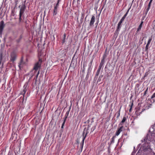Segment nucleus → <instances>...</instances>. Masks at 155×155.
I'll return each instance as SVG.
<instances>
[{
	"mask_svg": "<svg viewBox=\"0 0 155 155\" xmlns=\"http://www.w3.org/2000/svg\"><path fill=\"white\" fill-rule=\"evenodd\" d=\"M90 127V126L89 125H88L87 127H85L84 130V131L83 132L82 136H83V139L82 141V144H81V148H82L83 147V144L84 141V140L86 138L87 134L89 133L88 131V130H89V128Z\"/></svg>",
	"mask_w": 155,
	"mask_h": 155,
	"instance_id": "f257e3e1",
	"label": "nucleus"
},
{
	"mask_svg": "<svg viewBox=\"0 0 155 155\" xmlns=\"http://www.w3.org/2000/svg\"><path fill=\"white\" fill-rule=\"evenodd\" d=\"M42 62V59L39 56L38 57V61L35 64L34 67L33 69L35 70V72L37 71L38 69L41 68Z\"/></svg>",
	"mask_w": 155,
	"mask_h": 155,
	"instance_id": "f03ea898",
	"label": "nucleus"
},
{
	"mask_svg": "<svg viewBox=\"0 0 155 155\" xmlns=\"http://www.w3.org/2000/svg\"><path fill=\"white\" fill-rule=\"evenodd\" d=\"M104 64V59H103L102 60H101V61L100 64L99 68L97 71L96 73V74L95 77H94L95 79H97V78L98 76L99 75V74L101 70V68H102L103 67Z\"/></svg>",
	"mask_w": 155,
	"mask_h": 155,
	"instance_id": "7ed1b4c3",
	"label": "nucleus"
},
{
	"mask_svg": "<svg viewBox=\"0 0 155 155\" xmlns=\"http://www.w3.org/2000/svg\"><path fill=\"white\" fill-rule=\"evenodd\" d=\"M95 21V17L94 15H93L90 21L89 25L87 27V30H89L91 28L94 26V24Z\"/></svg>",
	"mask_w": 155,
	"mask_h": 155,
	"instance_id": "20e7f679",
	"label": "nucleus"
},
{
	"mask_svg": "<svg viewBox=\"0 0 155 155\" xmlns=\"http://www.w3.org/2000/svg\"><path fill=\"white\" fill-rule=\"evenodd\" d=\"M17 57L16 53L14 51L12 52L10 54V60L11 61L14 62L16 60Z\"/></svg>",
	"mask_w": 155,
	"mask_h": 155,
	"instance_id": "39448f33",
	"label": "nucleus"
},
{
	"mask_svg": "<svg viewBox=\"0 0 155 155\" xmlns=\"http://www.w3.org/2000/svg\"><path fill=\"white\" fill-rule=\"evenodd\" d=\"M124 128V126H121L119 128H118L117 130L116 131L115 133V136H118L120 133V132L123 131Z\"/></svg>",
	"mask_w": 155,
	"mask_h": 155,
	"instance_id": "423d86ee",
	"label": "nucleus"
},
{
	"mask_svg": "<svg viewBox=\"0 0 155 155\" xmlns=\"http://www.w3.org/2000/svg\"><path fill=\"white\" fill-rule=\"evenodd\" d=\"M121 24L122 23H121L120 22H119L118 23V25H117V29L116 30L115 34L118 35L119 33V32L120 30V29L121 27Z\"/></svg>",
	"mask_w": 155,
	"mask_h": 155,
	"instance_id": "0eeeda50",
	"label": "nucleus"
},
{
	"mask_svg": "<svg viewBox=\"0 0 155 155\" xmlns=\"http://www.w3.org/2000/svg\"><path fill=\"white\" fill-rule=\"evenodd\" d=\"M26 7L25 4L22 5L20 9L19 14L22 15L24 13Z\"/></svg>",
	"mask_w": 155,
	"mask_h": 155,
	"instance_id": "6e6552de",
	"label": "nucleus"
},
{
	"mask_svg": "<svg viewBox=\"0 0 155 155\" xmlns=\"http://www.w3.org/2000/svg\"><path fill=\"white\" fill-rule=\"evenodd\" d=\"M5 26L4 21H2L0 22V33H2V32L3 29Z\"/></svg>",
	"mask_w": 155,
	"mask_h": 155,
	"instance_id": "1a4fd4ad",
	"label": "nucleus"
},
{
	"mask_svg": "<svg viewBox=\"0 0 155 155\" xmlns=\"http://www.w3.org/2000/svg\"><path fill=\"white\" fill-rule=\"evenodd\" d=\"M68 51V48L63 49L61 51V56L62 57H65L66 56V54Z\"/></svg>",
	"mask_w": 155,
	"mask_h": 155,
	"instance_id": "9d476101",
	"label": "nucleus"
},
{
	"mask_svg": "<svg viewBox=\"0 0 155 155\" xmlns=\"http://www.w3.org/2000/svg\"><path fill=\"white\" fill-rule=\"evenodd\" d=\"M27 85H25L24 86V87H25L24 89L21 92V94L23 95V97H24L25 94L27 91V89L26 88V87H27Z\"/></svg>",
	"mask_w": 155,
	"mask_h": 155,
	"instance_id": "9b49d317",
	"label": "nucleus"
},
{
	"mask_svg": "<svg viewBox=\"0 0 155 155\" xmlns=\"http://www.w3.org/2000/svg\"><path fill=\"white\" fill-rule=\"evenodd\" d=\"M143 23V21H141L140 24L139 25V26L138 27L136 32L138 33L141 29Z\"/></svg>",
	"mask_w": 155,
	"mask_h": 155,
	"instance_id": "f8f14e48",
	"label": "nucleus"
},
{
	"mask_svg": "<svg viewBox=\"0 0 155 155\" xmlns=\"http://www.w3.org/2000/svg\"><path fill=\"white\" fill-rule=\"evenodd\" d=\"M84 16V13H81V15L80 19L81 23H82L83 22V20Z\"/></svg>",
	"mask_w": 155,
	"mask_h": 155,
	"instance_id": "ddd939ff",
	"label": "nucleus"
},
{
	"mask_svg": "<svg viewBox=\"0 0 155 155\" xmlns=\"http://www.w3.org/2000/svg\"><path fill=\"white\" fill-rule=\"evenodd\" d=\"M126 118L124 116L122 120L120 122V124H119V125H121L123 123H124L126 120Z\"/></svg>",
	"mask_w": 155,
	"mask_h": 155,
	"instance_id": "4468645a",
	"label": "nucleus"
},
{
	"mask_svg": "<svg viewBox=\"0 0 155 155\" xmlns=\"http://www.w3.org/2000/svg\"><path fill=\"white\" fill-rule=\"evenodd\" d=\"M134 101H132V102H131L130 103V104L129 105V106L130 107V109L129 110V112H131V110H132V107L133 106V105H134Z\"/></svg>",
	"mask_w": 155,
	"mask_h": 155,
	"instance_id": "2eb2a0df",
	"label": "nucleus"
},
{
	"mask_svg": "<svg viewBox=\"0 0 155 155\" xmlns=\"http://www.w3.org/2000/svg\"><path fill=\"white\" fill-rule=\"evenodd\" d=\"M23 37V36L22 35V34L16 40V42L18 43H19L20 41L21 40V39H22V38Z\"/></svg>",
	"mask_w": 155,
	"mask_h": 155,
	"instance_id": "dca6fc26",
	"label": "nucleus"
},
{
	"mask_svg": "<svg viewBox=\"0 0 155 155\" xmlns=\"http://www.w3.org/2000/svg\"><path fill=\"white\" fill-rule=\"evenodd\" d=\"M58 12V9H57L56 8H54V9H53V16H55L57 13Z\"/></svg>",
	"mask_w": 155,
	"mask_h": 155,
	"instance_id": "f3484780",
	"label": "nucleus"
},
{
	"mask_svg": "<svg viewBox=\"0 0 155 155\" xmlns=\"http://www.w3.org/2000/svg\"><path fill=\"white\" fill-rule=\"evenodd\" d=\"M3 58V54L2 53H0V65L1 64V63L2 61Z\"/></svg>",
	"mask_w": 155,
	"mask_h": 155,
	"instance_id": "a211bd4d",
	"label": "nucleus"
},
{
	"mask_svg": "<svg viewBox=\"0 0 155 155\" xmlns=\"http://www.w3.org/2000/svg\"><path fill=\"white\" fill-rule=\"evenodd\" d=\"M121 108L120 109L119 111H117L116 113V114L117 115V118H118L120 115V111Z\"/></svg>",
	"mask_w": 155,
	"mask_h": 155,
	"instance_id": "6ab92c4d",
	"label": "nucleus"
},
{
	"mask_svg": "<svg viewBox=\"0 0 155 155\" xmlns=\"http://www.w3.org/2000/svg\"><path fill=\"white\" fill-rule=\"evenodd\" d=\"M64 37L63 39L62 40V44H64L65 42V39H66V34H64L63 35Z\"/></svg>",
	"mask_w": 155,
	"mask_h": 155,
	"instance_id": "aec40b11",
	"label": "nucleus"
},
{
	"mask_svg": "<svg viewBox=\"0 0 155 155\" xmlns=\"http://www.w3.org/2000/svg\"><path fill=\"white\" fill-rule=\"evenodd\" d=\"M103 75H101L99 77V78L98 79V80L97 81V82H100L101 81V79L103 77Z\"/></svg>",
	"mask_w": 155,
	"mask_h": 155,
	"instance_id": "412c9836",
	"label": "nucleus"
},
{
	"mask_svg": "<svg viewBox=\"0 0 155 155\" xmlns=\"http://www.w3.org/2000/svg\"><path fill=\"white\" fill-rule=\"evenodd\" d=\"M93 61V59L90 62L89 64L88 65L89 68H88V70L90 69V68L92 66V65Z\"/></svg>",
	"mask_w": 155,
	"mask_h": 155,
	"instance_id": "4be33fe9",
	"label": "nucleus"
},
{
	"mask_svg": "<svg viewBox=\"0 0 155 155\" xmlns=\"http://www.w3.org/2000/svg\"><path fill=\"white\" fill-rule=\"evenodd\" d=\"M69 111H68L66 113V114L65 116V118L64 119L66 120L67 119V118L68 117V115L69 114Z\"/></svg>",
	"mask_w": 155,
	"mask_h": 155,
	"instance_id": "5701e85b",
	"label": "nucleus"
},
{
	"mask_svg": "<svg viewBox=\"0 0 155 155\" xmlns=\"http://www.w3.org/2000/svg\"><path fill=\"white\" fill-rule=\"evenodd\" d=\"M152 37H150L149 38L148 40V41L147 44L149 45L150 44V42H151V41H152Z\"/></svg>",
	"mask_w": 155,
	"mask_h": 155,
	"instance_id": "b1692460",
	"label": "nucleus"
},
{
	"mask_svg": "<svg viewBox=\"0 0 155 155\" xmlns=\"http://www.w3.org/2000/svg\"><path fill=\"white\" fill-rule=\"evenodd\" d=\"M66 120H65V119H64V121L62 124V126H61V128L63 129V128H64V126L65 124V122H66Z\"/></svg>",
	"mask_w": 155,
	"mask_h": 155,
	"instance_id": "393cba45",
	"label": "nucleus"
},
{
	"mask_svg": "<svg viewBox=\"0 0 155 155\" xmlns=\"http://www.w3.org/2000/svg\"><path fill=\"white\" fill-rule=\"evenodd\" d=\"M115 137V136H113L112 138H111V143H114V139Z\"/></svg>",
	"mask_w": 155,
	"mask_h": 155,
	"instance_id": "a878e982",
	"label": "nucleus"
},
{
	"mask_svg": "<svg viewBox=\"0 0 155 155\" xmlns=\"http://www.w3.org/2000/svg\"><path fill=\"white\" fill-rule=\"evenodd\" d=\"M39 73H40V71H38V73L36 76V80L38 78V76L39 74Z\"/></svg>",
	"mask_w": 155,
	"mask_h": 155,
	"instance_id": "bb28decb",
	"label": "nucleus"
},
{
	"mask_svg": "<svg viewBox=\"0 0 155 155\" xmlns=\"http://www.w3.org/2000/svg\"><path fill=\"white\" fill-rule=\"evenodd\" d=\"M22 15H21V14H19V22H20L21 21V17Z\"/></svg>",
	"mask_w": 155,
	"mask_h": 155,
	"instance_id": "cd10ccee",
	"label": "nucleus"
},
{
	"mask_svg": "<svg viewBox=\"0 0 155 155\" xmlns=\"http://www.w3.org/2000/svg\"><path fill=\"white\" fill-rule=\"evenodd\" d=\"M150 8H149V7H147L146 10V14H147L148 12V11H149V10L150 9Z\"/></svg>",
	"mask_w": 155,
	"mask_h": 155,
	"instance_id": "c85d7f7f",
	"label": "nucleus"
},
{
	"mask_svg": "<svg viewBox=\"0 0 155 155\" xmlns=\"http://www.w3.org/2000/svg\"><path fill=\"white\" fill-rule=\"evenodd\" d=\"M149 46V45L147 44L146 46V48H145L146 50H147L148 49Z\"/></svg>",
	"mask_w": 155,
	"mask_h": 155,
	"instance_id": "c756f323",
	"label": "nucleus"
},
{
	"mask_svg": "<svg viewBox=\"0 0 155 155\" xmlns=\"http://www.w3.org/2000/svg\"><path fill=\"white\" fill-rule=\"evenodd\" d=\"M154 97H155V92L152 95L151 98H153Z\"/></svg>",
	"mask_w": 155,
	"mask_h": 155,
	"instance_id": "7c9ffc66",
	"label": "nucleus"
},
{
	"mask_svg": "<svg viewBox=\"0 0 155 155\" xmlns=\"http://www.w3.org/2000/svg\"><path fill=\"white\" fill-rule=\"evenodd\" d=\"M124 20V18H122L120 20V22H121V23H122V22Z\"/></svg>",
	"mask_w": 155,
	"mask_h": 155,
	"instance_id": "2f4dec72",
	"label": "nucleus"
},
{
	"mask_svg": "<svg viewBox=\"0 0 155 155\" xmlns=\"http://www.w3.org/2000/svg\"><path fill=\"white\" fill-rule=\"evenodd\" d=\"M60 1V0H58V2H57V3L56 4V5H57L58 6H59V3Z\"/></svg>",
	"mask_w": 155,
	"mask_h": 155,
	"instance_id": "473e14b6",
	"label": "nucleus"
},
{
	"mask_svg": "<svg viewBox=\"0 0 155 155\" xmlns=\"http://www.w3.org/2000/svg\"><path fill=\"white\" fill-rule=\"evenodd\" d=\"M58 6H57L56 5H55L54 6V8L58 9Z\"/></svg>",
	"mask_w": 155,
	"mask_h": 155,
	"instance_id": "72a5a7b5",
	"label": "nucleus"
},
{
	"mask_svg": "<svg viewBox=\"0 0 155 155\" xmlns=\"http://www.w3.org/2000/svg\"><path fill=\"white\" fill-rule=\"evenodd\" d=\"M58 6H57L56 5H55L54 6V8L58 9Z\"/></svg>",
	"mask_w": 155,
	"mask_h": 155,
	"instance_id": "f704fd0d",
	"label": "nucleus"
},
{
	"mask_svg": "<svg viewBox=\"0 0 155 155\" xmlns=\"http://www.w3.org/2000/svg\"><path fill=\"white\" fill-rule=\"evenodd\" d=\"M129 11V10H128V11L126 13V14L124 15H125L126 16H127V14H128V12Z\"/></svg>",
	"mask_w": 155,
	"mask_h": 155,
	"instance_id": "c9c22d12",
	"label": "nucleus"
},
{
	"mask_svg": "<svg viewBox=\"0 0 155 155\" xmlns=\"http://www.w3.org/2000/svg\"><path fill=\"white\" fill-rule=\"evenodd\" d=\"M151 4H150V3H149V4H148V7H149V8H150V6H151Z\"/></svg>",
	"mask_w": 155,
	"mask_h": 155,
	"instance_id": "e433bc0d",
	"label": "nucleus"
},
{
	"mask_svg": "<svg viewBox=\"0 0 155 155\" xmlns=\"http://www.w3.org/2000/svg\"><path fill=\"white\" fill-rule=\"evenodd\" d=\"M151 105V104H150L149 106H148V107L147 108V109H149V108L150 107V106Z\"/></svg>",
	"mask_w": 155,
	"mask_h": 155,
	"instance_id": "4c0bfd02",
	"label": "nucleus"
},
{
	"mask_svg": "<svg viewBox=\"0 0 155 155\" xmlns=\"http://www.w3.org/2000/svg\"><path fill=\"white\" fill-rule=\"evenodd\" d=\"M79 139H77V142L78 143H79Z\"/></svg>",
	"mask_w": 155,
	"mask_h": 155,
	"instance_id": "58836bf2",
	"label": "nucleus"
},
{
	"mask_svg": "<svg viewBox=\"0 0 155 155\" xmlns=\"http://www.w3.org/2000/svg\"><path fill=\"white\" fill-rule=\"evenodd\" d=\"M126 16H125V15H124L122 18H124L125 19V18H126Z\"/></svg>",
	"mask_w": 155,
	"mask_h": 155,
	"instance_id": "ea45409f",
	"label": "nucleus"
},
{
	"mask_svg": "<svg viewBox=\"0 0 155 155\" xmlns=\"http://www.w3.org/2000/svg\"><path fill=\"white\" fill-rule=\"evenodd\" d=\"M152 1H153V0H150L149 3L151 4L152 2Z\"/></svg>",
	"mask_w": 155,
	"mask_h": 155,
	"instance_id": "a19ab883",
	"label": "nucleus"
},
{
	"mask_svg": "<svg viewBox=\"0 0 155 155\" xmlns=\"http://www.w3.org/2000/svg\"><path fill=\"white\" fill-rule=\"evenodd\" d=\"M148 74V73H146L145 74L144 76H145L147 75Z\"/></svg>",
	"mask_w": 155,
	"mask_h": 155,
	"instance_id": "79ce46f5",
	"label": "nucleus"
},
{
	"mask_svg": "<svg viewBox=\"0 0 155 155\" xmlns=\"http://www.w3.org/2000/svg\"><path fill=\"white\" fill-rule=\"evenodd\" d=\"M106 55H105V54H104L103 56V58H104L106 57Z\"/></svg>",
	"mask_w": 155,
	"mask_h": 155,
	"instance_id": "37998d69",
	"label": "nucleus"
},
{
	"mask_svg": "<svg viewBox=\"0 0 155 155\" xmlns=\"http://www.w3.org/2000/svg\"><path fill=\"white\" fill-rule=\"evenodd\" d=\"M145 110V109H143L142 111L141 112H140V113H141L142 112H143L144 110Z\"/></svg>",
	"mask_w": 155,
	"mask_h": 155,
	"instance_id": "c03bdc74",
	"label": "nucleus"
},
{
	"mask_svg": "<svg viewBox=\"0 0 155 155\" xmlns=\"http://www.w3.org/2000/svg\"><path fill=\"white\" fill-rule=\"evenodd\" d=\"M147 90L145 91V93H144L145 94H146V92H147Z\"/></svg>",
	"mask_w": 155,
	"mask_h": 155,
	"instance_id": "a18cd8bd",
	"label": "nucleus"
},
{
	"mask_svg": "<svg viewBox=\"0 0 155 155\" xmlns=\"http://www.w3.org/2000/svg\"><path fill=\"white\" fill-rule=\"evenodd\" d=\"M78 17H77V21H78Z\"/></svg>",
	"mask_w": 155,
	"mask_h": 155,
	"instance_id": "49530a36",
	"label": "nucleus"
},
{
	"mask_svg": "<svg viewBox=\"0 0 155 155\" xmlns=\"http://www.w3.org/2000/svg\"><path fill=\"white\" fill-rule=\"evenodd\" d=\"M3 63H2V66H3Z\"/></svg>",
	"mask_w": 155,
	"mask_h": 155,
	"instance_id": "de8ad7c7",
	"label": "nucleus"
},
{
	"mask_svg": "<svg viewBox=\"0 0 155 155\" xmlns=\"http://www.w3.org/2000/svg\"><path fill=\"white\" fill-rule=\"evenodd\" d=\"M95 128L93 130V131H92V132H93V131L94 130Z\"/></svg>",
	"mask_w": 155,
	"mask_h": 155,
	"instance_id": "09e8293b",
	"label": "nucleus"
},
{
	"mask_svg": "<svg viewBox=\"0 0 155 155\" xmlns=\"http://www.w3.org/2000/svg\"><path fill=\"white\" fill-rule=\"evenodd\" d=\"M147 107H146V109H147Z\"/></svg>",
	"mask_w": 155,
	"mask_h": 155,
	"instance_id": "8fccbe9b",
	"label": "nucleus"
}]
</instances>
